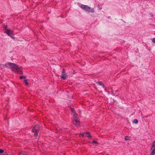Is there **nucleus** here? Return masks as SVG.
I'll return each mask as SVG.
<instances>
[{
    "instance_id": "obj_10",
    "label": "nucleus",
    "mask_w": 155,
    "mask_h": 155,
    "mask_svg": "<svg viewBox=\"0 0 155 155\" xmlns=\"http://www.w3.org/2000/svg\"><path fill=\"white\" fill-rule=\"evenodd\" d=\"M92 143L94 145L97 146L98 144V143L96 142V141H95V140H94L92 142Z\"/></svg>"
},
{
    "instance_id": "obj_13",
    "label": "nucleus",
    "mask_w": 155,
    "mask_h": 155,
    "mask_svg": "<svg viewBox=\"0 0 155 155\" xmlns=\"http://www.w3.org/2000/svg\"><path fill=\"white\" fill-rule=\"evenodd\" d=\"M129 139V137L128 136H126L125 137V140H128Z\"/></svg>"
},
{
    "instance_id": "obj_6",
    "label": "nucleus",
    "mask_w": 155,
    "mask_h": 155,
    "mask_svg": "<svg viewBox=\"0 0 155 155\" xmlns=\"http://www.w3.org/2000/svg\"><path fill=\"white\" fill-rule=\"evenodd\" d=\"M73 123L77 127L79 126L80 124L79 121L77 119V118L73 121Z\"/></svg>"
},
{
    "instance_id": "obj_19",
    "label": "nucleus",
    "mask_w": 155,
    "mask_h": 155,
    "mask_svg": "<svg viewBox=\"0 0 155 155\" xmlns=\"http://www.w3.org/2000/svg\"><path fill=\"white\" fill-rule=\"evenodd\" d=\"M4 152V151L3 150L1 149H0V153H2Z\"/></svg>"
},
{
    "instance_id": "obj_8",
    "label": "nucleus",
    "mask_w": 155,
    "mask_h": 155,
    "mask_svg": "<svg viewBox=\"0 0 155 155\" xmlns=\"http://www.w3.org/2000/svg\"><path fill=\"white\" fill-rule=\"evenodd\" d=\"M84 137H87L89 138H90L91 137V136L89 132H87L84 133Z\"/></svg>"
},
{
    "instance_id": "obj_9",
    "label": "nucleus",
    "mask_w": 155,
    "mask_h": 155,
    "mask_svg": "<svg viewBox=\"0 0 155 155\" xmlns=\"http://www.w3.org/2000/svg\"><path fill=\"white\" fill-rule=\"evenodd\" d=\"M61 77L63 79H65L67 78V76L66 75V74H61Z\"/></svg>"
},
{
    "instance_id": "obj_11",
    "label": "nucleus",
    "mask_w": 155,
    "mask_h": 155,
    "mask_svg": "<svg viewBox=\"0 0 155 155\" xmlns=\"http://www.w3.org/2000/svg\"><path fill=\"white\" fill-rule=\"evenodd\" d=\"M133 122L134 123L137 124L138 123V120L137 119H134L133 120Z\"/></svg>"
},
{
    "instance_id": "obj_2",
    "label": "nucleus",
    "mask_w": 155,
    "mask_h": 155,
    "mask_svg": "<svg viewBox=\"0 0 155 155\" xmlns=\"http://www.w3.org/2000/svg\"><path fill=\"white\" fill-rule=\"evenodd\" d=\"M3 28L5 30V33L8 36L13 38H14L13 35V31L10 29L7 26L4 25L3 26Z\"/></svg>"
},
{
    "instance_id": "obj_14",
    "label": "nucleus",
    "mask_w": 155,
    "mask_h": 155,
    "mask_svg": "<svg viewBox=\"0 0 155 155\" xmlns=\"http://www.w3.org/2000/svg\"><path fill=\"white\" fill-rule=\"evenodd\" d=\"M98 84L99 85H102V83L101 81H100L98 82Z\"/></svg>"
},
{
    "instance_id": "obj_5",
    "label": "nucleus",
    "mask_w": 155,
    "mask_h": 155,
    "mask_svg": "<svg viewBox=\"0 0 155 155\" xmlns=\"http://www.w3.org/2000/svg\"><path fill=\"white\" fill-rule=\"evenodd\" d=\"M151 150V152L150 155H155V140L153 143Z\"/></svg>"
},
{
    "instance_id": "obj_3",
    "label": "nucleus",
    "mask_w": 155,
    "mask_h": 155,
    "mask_svg": "<svg viewBox=\"0 0 155 155\" xmlns=\"http://www.w3.org/2000/svg\"><path fill=\"white\" fill-rule=\"evenodd\" d=\"M81 8L83 10L89 12L93 13L94 12L93 8H91L87 5H82L81 6Z\"/></svg>"
},
{
    "instance_id": "obj_1",
    "label": "nucleus",
    "mask_w": 155,
    "mask_h": 155,
    "mask_svg": "<svg viewBox=\"0 0 155 155\" xmlns=\"http://www.w3.org/2000/svg\"><path fill=\"white\" fill-rule=\"evenodd\" d=\"M8 64L10 66L12 71L21 74H22L21 68V66L11 62L8 63Z\"/></svg>"
},
{
    "instance_id": "obj_15",
    "label": "nucleus",
    "mask_w": 155,
    "mask_h": 155,
    "mask_svg": "<svg viewBox=\"0 0 155 155\" xmlns=\"http://www.w3.org/2000/svg\"><path fill=\"white\" fill-rule=\"evenodd\" d=\"M23 78H24L25 79V77L24 76H20V79H22Z\"/></svg>"
},
{
    "instance_id": "obj_17",
    "label": "nucleus",
    "mask_w": 155,
    "mask_h": 155,
    "mask_svg": "<svg viewBox=\"0 0 155 155\" xmlns=\"http://www.w3.org/2000/svg\"><path fill=\"white\" fill-rule=\"evenodd\" d=\"M152 41L154 43H155V38H154L153 39Z\"/></svg>"
},
{
    "instance_id": "obj_12",
    "label": "nucleus",
    "mask_w": 155,
    "mask_h": 155,
    "mask_svg": "<svg viewBox=\"0 0 155 155\" xmlns=\"http://www.w3.org/2000/svg\"><path fill=\"white\" fill-rule=\"evenodd\" d=\"M24 82L25 83V84L26 85L28 84V82H27V80L26 79H25L24 81Z\"/></svg>"
},
{
    "instance_id": "obj_20",
    "label": "nucleus",
    "mask_w": 155,
    "mask_h": 155,
    "mask_svg": "<svg viewBox=\"0 0 155 155\" xmlns=\"http://www.w3.org/2000/svg\"><path fill=\"white\" fill-rule=\"evenodd\" d=\"M65 74V72L64 71V69L63 70V71L62 72L61 74Z\"/></svg>"
},
{
    "instance_id": "obj_16",
    "label": "nucleus",
    "mask_w": 155,
    "mask_h": 155,
    "mask_svg": "<svg viewBox=\"0 0 155 155\" xmlns=\"http://www.w3.org/2000/svg\"><path fill=\"white\" fill-rule=\"evenodd\" d=\"M19 155H27V154H26L25 153H21L20 154H19Z\"/></svg>"
},
{
    "instance_id": "obj_21",
    "label": "nucleus",
    "mask_w": 155,
    "mask_h": 155,
    "mask_svg": "<svg viewBox=\"0 0 155 155\" xmlns=\"http://www.w3.org/2000/svg\"><path fill=\"white\" fill-rule=\"evenodd\" d=\"M3 155H8V154H7V153H4Z\"/></svg>"
},
{
    "instance_id": "obj_18",
    "label": "nucleus",
    "mask_w": 155,
    "mask_h": 155,
    "mask_svg": "<svg viewBox=\"0 0 155 155\" xmlns=\"http://www.w3.org/2000/svg\"><path fill=\"white\" fill-rule=\"evenodd\" d=\"M80 136H82V137H84V133L80 134Z\"/></svg>"
},
{
    "instance_id": "obj_7",
    "label": "nucleus",
    "mask_w": 155,
    "mask_h": 155,
    "mask_svg": "<svg viewBox=\"0 0 155 155\" xmlns=\"http://www.w3.org/2000/svg\"><path fill=\"white\" fill-rule=\"evenodd\" d=\"M71 111L72 113V115L73 116L76 118H77V115L76 114L75 110L72 108L71 109Z\"/></svg>"
},
{
    "instance_id": "obj_4",
    "label": "nucleus",
    "mask_w": 155,
    "mask_h": 155,
    "mask_svg": "<svg viewBox=\"0 0 155 155\" xmlns=\"http://www.w3.org/2000/svg\"><path fill=\"white\" fill-rule=\"evenodd\" d=\"M40 127L37 124L33 128L32 130V132L34 133V135L35 136H37L38 135V134L37 131L39 130Z\"/></svg>"
}]
</instances>
